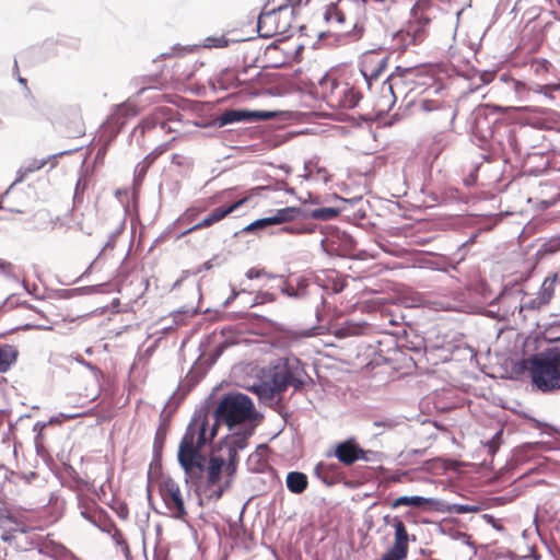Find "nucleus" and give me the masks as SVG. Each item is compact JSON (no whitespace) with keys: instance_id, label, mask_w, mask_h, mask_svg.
Returning <instances> with one entry per match:
<instances>
[{"instance_id":"obj_52","label":"nucleus","mask_w":560,"mask_h":560,"mask_svg":"<svg viewBox=\"0 0 560 560\" xmlns=\"http://www.w3.org/2000/svg\"><path fill=\"white\" fill-rule=\"evenodd\" d=\"M489 447L491 452H495V450L498 448V444L494 441V439L489 443Z\"/></svg>"},{"instance_id":"obj_35","label":"nucleus","mask_w":560,"mask_h":560,"mask_svg":"<svg viewBox=\"0 0 560 560\" xmlns=\"http://www.w3.org/2000/svg\"><path fill=\"white\" fill-rule=\"evenodd\" d=\"M555 282H556L555 278L546 279L542 282V285H541L539 292L537 293V298L539 299L541 304L547 305L551 301V299L555 294Z\"/></svg>"},{"instance_id":"obj_11","label":"nucleus","mask_w":560,"mask_h":560,"mask_svg":"<svg viewBox=\"0 0 560 560\" xmlns=\"http://www.w3.org/2000/svg\"><path fill=\"white\" fill-rule=\"evenodd\" d=\"M385 521L395 529L394 542L380 560H405L409 548V535L406 525L397 516L393 517L390 521H388V516H386Z\"/></svg>"},{"instance_id":"obj_33","label":"nucleus","mask_w":560,"mask_h":560,"mask_svg":"<svg viewBox=\"0 0 560 560\" xmlns=\"http://www.w3.org/2000/svg\"><path fill=\"white\" fill-rule=\"evenodd\" d=\"M302 172L306 173V178L313 182H323L327 183L329 180V174L325 168L316 167L313 165H305L302 166Z\"/></svg>"},{"instance_id":"obj_14","label":"nucleus","mask_w":560,"mask_h":560,"mask_svg":"<svg viewBox=\"0 0 560 560\" xmlns=\"http://www.w3.org/2000/svg\"><path fill=\"white\" fill-rule=\"evenodd\" d=\"M332 454L345 466H351L360 459L369 460L368 451L363 450L354 438L338 443Z\"/></svg>"},{"instance_id":"obj_47","label":"nucleus","mask_w":560,"mask_h":560,"mask_svg":"<svg viewBox=\"0 0 560 560\" xmlns=\"http://www.w3.org/2000/svg\"><path fill=\"white\" fill-rule=\"evenodd\" d=\"M165 438H166V430L162 429V428H159V430L155 433V438H154V447L155 448L156 447H162Z\"/></svg>"},{"instance_id":"obj_51","label":"nucleus","mask_w":560,"mask_h":560,"mask_svg":"<svg viewBox=\"0 0 560 560\" xmlns=\"http://www.w3.org/2000/svg\"><path fill=\"white\" fill-rule=\"evenodd\" d=\"M246 276L248 279L258 278L260 276V270L252 268L246 272Z\"/></svg>"},{"instance_id":"obj_53","label":"nucleus","mask_w":560,"mask_h":560,"mask_svg":"<svg viewBox=\"0 0 560 560\" xmlns=\"http://www.w3.org/2000/svg\"><path fill=\"white\" fill-rule=\"evenodd\" d=\"M494 108H495L498 112H500V113H505V112H506V108H503V107L495 106Z\"/></svg>"},{"instance_id":"obj_43","label":"nucleus","mask_w":560,"mask_h":560,"mask_svg":"<svg viewBox=\"0 0 560 560\" xmlns=\"http://www.w3.org/2000/svg\"><path fill=\"white\" fill-rule=\"evenodd\" d=\"M46 164V160H33L26 166L23 167L20 172H23V175L28 173H33L43 168Z\"/></svg>"},{"instance_id":"obj_50","label":"nucleus","mask_w":560,"mask_h":560,"mask_svg":"<svg viewBox=\"0 0 560 560\" xmlns=\"http://www.w3.org/2000/svg\"><path fill=\"white\" fill-rule=\"evenodd\" d=\"M151 165L150 164H147L144 161H142L141 163H139L137 165V168H136V172H137V176L139 178H143L148 172V168L150 167Z\"/></svg>"},{"instance_id":"obj_55","label":"nucleus","mask_w":560,"mask_h":560,"mask_svg":"<svg viewBox=\"0 0 560 560\" xmlns=\"http://www.w3.org/2000/svg\"><path fill=\"white\" fill-rule=\"evenodd\" d=\"M242 79H249L248 73L242 74ZM254 77H250V82L253 81Z\"/></svg>"},{"instance_id":"obj_30","label":"nucleus","mask_w":560,"mask_h":560,"mask_svg":"<svg viewBox=\"0 0 560 560\" xmlns=\"http://www.w3.org/2000/svg\"><path fill=\"white\" fill-rule=\"evenodd\" d=\"M315 472L325 482L331 485L339 474V467L336 464L320 462L316 465Z\"/></svg>"},{"instance_id":"obj_26","label":"nucleus","mask_w":560,"mask_h":560,"mask_svg":"<svg viewBox=\"0 0 560 560\" xmlns=\"http://www.w3.org/2000/svg\"><path fill=\"white\" fill-rule=\"evenodd\" d=\"M19 350L13 345L0 343V373H4L16 362Z\"/></svg>"},{"instance_id":"obj_2","label":"nucleus","mask_w":560,"mask_h":560,"mask_svg":"<svg viewBox=\"0 0 560 560\" xmlns=\"http://www.w3.org/2000/svg\"><path fill=\"white\" fill-rule=\"evenodd\" d=\"M335 109L353 108L361 95L348 83L339 82L332 75L323 77L317 85L301 69L282 75V121H305L314 112L316 96Z\"/></svg>"},{"instance_id":"obj_45","label":"nucleus","mask_w":560,"mask_h":560,"mask_svg":"<svg viewBox=\"0 0 560 560\" xmlns=\"http://www.w3.org/2000/svg\"><path fill=\"white\" fill-rule=\"evenodd\" d=\"M0 272L5 276H13L15 272V267L10 261L0 259Z\"/></svg>"},{"instance_id":"obj_4","label":"nucleus","mask_w":560,"mask_h":560,"mask_svg":"<svg viewBox=\"0 0 560 560\" xmlns=\"http://www.w3.org/2000/svg\"><path fill=\"white\" fill-rule=\"evenodd\" d=\"M255 407L252 399L242 393L225 395L218 405L213 421H210V428H215V435L220 424H225L230 431L240 427L241 432L225 439L224 442H230L232 439L243 435L250 430L253 433L255 419Z\"/></svg>"},{"instance_id":"obj_44","label":"nucleus","mask_w":560,"mask_h":560,"mask_svg":"<svg viewBox=\"0 0 560 560\" xmlns=\"http://www.w3.org/2000/svg\"><path fill=\"white\" fill-rule=\"evenodd\" d=\"M45 427H46V423H40V422H37L34 425V431H37V434L35 436V444H36L37 448L43 446V441H44L43 432H44Z\"/></svg>"},{"instance_id":"obj_31","label":"nucleus","mask_w":560,"mask_h":560,"mask_svg":"<svg viewBox=\"0 0 560 560\" xmlns=\"http://www.w3.org/2000/svg\"><path fill=\"white\" fill-rule=\"evenodd\" d=\"M550 2L551 0H517L516 7L536 18L544 7Z\"/></svg>"},{"instance_id":"obj_38","label":"nucleus","mask_w":560,"mask_h":560,"mask_svg":"<svg viewBox=\"0 0 560 560\" xmlns=\"http://www.w3.org/2000/svg\"><path fill=\"white\" fill-rule=\"evenodd\" d=\"M36 317L24 325L26 329H50V322L44 316L42 312L32 310Z\"/></svg>"},{"instance_id":"obj_41","label":"nucleus","mask_w":560,"mask_h":560,"mask_svg":"<svg viewBox=\"0 0 560 560\" xmlns=\"http://www.w3.org/2000/svg\"><path fill=\"white\" fill-rule=\"evenodd\" d=\"M430 307L434 311H453V303L446 299H435L429 302Z\"/></svg>"},{"instance_id":"obj_29","label":"nucleus","mask_w":560,"mask_h":560,"mask_svg":"<svg viewBox=\"0 0 560 560\" xmlns=\"http://www.w3.org/2000/svg\"><path fill=\"white\" fill-rule=\"evenodd\" d=\"M369 328L370 327L365 323L346 322L336 330V336H361L364 335L369 330Z\"/></svg>"},{"instance_id":"obj_9","label":"nucleus","mask_w":560,"mask_h":560,"mask_svg":"<svg viewBox=\"0 0 560 560\" xmlns=\"http://www.w3.org/2000/svg\"><path fill=\"white\" fill-rule=\"evenodd\" d=\"M303 165L298 166V172H294L292 166L282 164V191L284 192L285 200L282 199V203H289L293 200H298L299 203H306L311 197V192L304 188L303 184L306 178V173L302 171Z\"/></svg>"},{"instance_id":"obj_22","label":"nucleus","mask_w":560,"mask_h":560,"mask_svg":"<svg viewBox=\"0 0 560 560\" xmlns=\"http://www.w3.org/2000/svg\"><path fill=\"white\" fill-rule=\"evenodd\" d=\"M4 542L20 551L30 550L36 544L34 534L26 530L23 523L11 533L10 539Z\"/></svg>"},{"instance_id":"obj_25","label":"nucleus","mask_w":560,"mask_h":560,"mask_svg":"<svg viewBox=\"0 0 560 560\" xmlns=\"http://www.w3.org/2000/svg\"><path fill=\"white\" fill-rule=\"evenodd\" d=\"M22 524L18 515L7 508H0V536L3 541L10 539L11 533Z\"/></svg>"},{"instance_id":"obj_8","label":"nucleus","mask_w":560,"mask_h":560,"mask_svg":"<svg viewBox=\"0 0 560 560\" xmlns=\"http://www.w3.org/2000/svg\"><path fill=\"white\" fill-rule=\"evenodd\" d=\"M533 385L542 393L560 389V352L534 355L527 360Z\"/></svg>"},{"instance_id":"obj_37","label":"nucleus","mask_w":560,"mask_h":560,"mask_svg":"<svg viewBox=\"0 0 560 560\" xmlns=\"http://www.w3.org/2000/svg\"><path fill=\"white\" fill-rule=\"evenodd\" d=\"M551 68V63L542 58H535L529 63V70L533 74H535L538 78L545 77L547 73H549Z\"/></svg>"},{"instance_id":"obj_42","label":"nucleus","mask_w":560,"mask_h":560,"mask_svg":"<svg viewBox=\"0 0 560 560\" xmlns=\"http://www.w3.org/2000/svg\"><path fill=\"white\" fill-rule=\"evenodd\" d=\"M170 149V145L168 143H163V144H160L158 145L152 152H150L144 159L143 161L147 163V164H150L152 165L154 163V161L160 156L162 155L164 152H166L167 150Z\"/></svg>"},{"instance_id":"obj_5","label":"nucleus","mask_w":560,"mask_h":560,"mask_svg":"<svg viewBox=\"0 0 560 560\" xmlns=\"http://www.w3.org/2000/svg\"><path fill=\"white\" fill-rule=\"evenodd\" d=\"M432 81L423 68H400L387 78L382 84V94L375 103L377 114H385L392 109L396 102V93L406 94L407 85L424 86Z\"/></svg>"},{"instance_id":"obj_3","label":"nucleus","mask_w":560,"mask_h":560,"mask_svg":"<svg viewBox=\"0 0 560 560\" xmlns=\"http://www.w3.org/2000/svg\"><path fill=\"white\" fill-rule=\"evenodd\" d=\"M440 0H416L405 26L392 35L389 48L404 52L411 46L422 44L429 35V27L436 19Z\"/></svg>"},{"instance_id":"obj_54","label":"nucleus","mask_w":560,"mask_h":560,"mask_svg":"<svg viewBox=\"0 0 560 560\" xmlns=\"http://www.w3.org/2000/svg\"><path fill=\"white\" fill-rule=\"evenodd\" d=\"M459 511L460 512H468V511H470V509L468 506H460Z\"/></svg>"},{"instance_id":"obj_15","label":"nucleus","mask_w":560,"mask_h":560,"mask_svg":"<svg viewBox=\"0 0 560 560\" xmlns=\"http://www.w3.org/2000/svg\"><path fill=\"white\" fill-rule=\"evenodd\" d=\"M305 371L296 358H282V393L289 387L300 388L304 384Z\"/></svg>"},{"instance_id":"obj_56","label":"nucleus","mask_w":560,"mask_h":560,"mask_svg":"<svg viewBox=\"0 0 560 560\" xmlns=\"http://www.w3.org/2000/svg\"><path fill=\"white\" fill-rule=\"evenodd\" d=\"M559 4H560V0H558Z\"/></svg>"},{"instance_id":"obj_16","label":"nucleus","mask_w":560,"mask_h":560,"mask_svg":"<svg viewBox=\"0 0 560 560\" xmlns=\"http://www.w3.org/2000/svg\"><path fill=\"white\" fill-rule=\"evenodd\" d=\"M277 115L273 112L265 110H245V109H229L221 115V124L228 125L236 121H254L260 119H269Z\"/></svg>"},{"instance_id":"obj_24","label":"nucleus","mask_w":560,"mask_h":560,"mask_svg":"<svg viewBox=\"0 0 560 560\" xmlns=\"http://www.w3.org/2000/svg\"><path fill=\"white\" fill-rule=\"evenodd\" d=\"M257 32L260 37L269 38L278 33V19L276 10L264 12L258 18Z\"/></svg>"},{"instance_id":"obj_12","label":"nucleus","mask_w":560,"mask_h":560,"mask_svg":"<svg viewBox=\"0 0 560 560\" xmlns=\"http://www.w3.org/2000/svg\"><path fill=\"white\" fill-rule=\"evenodd\" d=\"M388 56L382 51L370 50L364 52L360 59V72L368 84L376 80L387 68Z\"/></svg>"},{"instance_id":"obj_7","label":"nucleus","mask_w":560,"mask_h":560,"mask_svg":"<svg viewBox=\"0 0 560 560\" xmlns=\"http://www.w3.org/2000/svg\"><path fill=\"white\" fill-rule=\"evenodd\" d=\"M340 213L339 209L327 207L308 209L306 203L290 205L282 208V232L305 234L313 231L311 219L328 221Z\"/></svg>"},{"instance_id":"obj_13","label":"nucleus","mask_w":560,"mask_h":560,"mask_svg":"<svg viewBox=\"0 0 560 560\" xmlns=\"http://www.w3.org/2000/svg\"><path fill=\"white\" fill-rule=\"evenodd\" d=\"M249 200V196L242 197L228 206H222L213 209L206 218L194 226L186 230L183 235L189 234L194 231L202 230L212 226L213 224L222 221L229 214L243 207Z\"/></svg>"},{"instance_id":"obj_48","label":"nucleus","mask_w":560,"mask_h":560,"mask_svg":"<svg viewBox=\"0 0 560 560\" xmlns=\"http://www.w3.org/2000/svg\"><path fill=\"white\" fill-rule=\"evenodd\" d=\"M542 306H545V305L540 303L537 295L523 304V307L528 308V310H539Z\"/></svg>"},{"instance_id":"obj_6","label":"nucleus","mask_w":560,"mask_h":560,"mask_svg":"<svg viewBox=\"0 0 560 560\" xmlns=\"http://www.w3.org/2000/svg\"><path fill=\"white\" fill-rule=\"evenodd\" d=\"M325 20L329 28L320 37L327 45L342 46L358 42L364 33L357 21L347 16L339 3H331L325 12Z\"/></svg>"},{"instance_id":"obj_28","label":"nucleus","mask_w":560,"mask_h":560,"mask_svg":"<svg viewBox=\"0 0 560 560\" xmlns=\"http://www.w3.org/2000/svg\"><path fill=\"white\" fill-rule=\"evenodd\" d=\"M433 504H434L433 499L423 498V497H419V495H413V497L402 495V497H398L397 499H395L393 501L392 508H394V509L399 508V506L427 508V506H432Z\"/></svg>"},{"instance_id":"obj_20","label":"nucleus","mask_w":560,"mask_h":560,"mask_svg":"<svg viewBox=\"0 0 560 560\" xmlns=\"http://www.w3.org/2000/svg\"><path fill=\"white\" fill-rule=\"evenodd\" d=\"M501 80L504 81L518 97H524L528 94L529 91H534L535 93H542L545 95H551L552 92L560 90V85L552 84H536L535 86L529 88L524 82L509 78L506 75H502Z\"/></svg>"},{"instance_id":"obj_17","label":"nucleus","mask_w":560,"mask_h":560,"mask_svg":"<svg viewBox=\"0 0 560 560\" xmlns=\"http://www.w3.org/2000/svg\"><path fill=\"white\" fill-rule=\"evenodd\" d=\"M80 514L90 523L97 527H103L107 522L106 512L96 503L95 500L82 498L79 501Z\"/></svg>"},{"instance_id":"obj_36","label":"nucleus","mask_w":560,"mask_h":560,"mask_svg":"<svg viewBox=\"0 0 560 560\" xmlns=\"http://www.w3.org/2000/svg\"><path fill=\"white\" fill-rule=\"evenodd\" d=\"M280 223V210L271 218H265L254 221L243 229L244 232H253L255 230L265 229L269 225L279 224Z\"/></svg>"},{"instance_id":"obj_49","label":"nucleus","mask_w":560,"mask_h":560,"mask_svg":"<svg viewBox=\"0 0 560 560\" xmlns=\"http://www.w3.org/2000/svg\"><path fill=\"white\" fill-rule=\"evenodd\" d=\"M347 287L345 279H336L332 281L331 290L334 293H340Z\"/></svg>"},{"instance_id":"obj_21","label":"nucleus","mask_w":560,"mask_h":560,"mask_svg":"<svg viewBox=\"0 0 560 560\" xmlns=\"http://www.w3.org/2000/svg\"><path fill=\"white\" fill-rule=\"evenodd\" d=\"M419 108L424 113H436L438 120H448L454 118L451 105L441 98H423L419 102Z\"/></svg>"},{"instance_id":"obj_46","label":"nucleus","mask_w":560,"mask_h":560,"mask_svg":"<svg viewBox=\"0 0 560 560\" xmlns=\"http://www.w3.org/2000/svg\"><path fill=\"white\" fill-rule=\"evenodd\" d=\"M158 124V119L154 115L152 116H149L147 118H144L141 124H140V127H142L143 130H150V129H153Z\"/></svg>"},{"instance_id":"obj_19","label":"nucleus","mask_w":560,"mask_h":560,"mask_svg":"<svg viewBox=\"0 0 560 560\" xmlns=\"http://www.w3.org/2000/svg\"><path fill=\"white\" fill-rule=\"evenodd\" d=\"M252 389L265 404H269L272 400H276V404H278L280 401L279 374L275 372L270 382H260L259 384H255Z\"/></svg>"},{"instance_id":"obj_34","label":"nucleus","mask_w":560,"mask_h":560,"mask_svg":"<svg viewBox=\"0 0 560 560\" xmlns=\"http://www.w3.org/2000/svg\"><path fill=\"white\" fill-rule=\"evenodd\" d=\"M139 113H140L139 106L130 100L118 105L117 109H116V116L118 118H122V119H128V118L135 117Z\"/></svg>"},{"instance_id":"obj_10","label":"nucleus","mask_w":560,"mask_h":560,"mask_svg":"<svg viewBox=\"0 0 560 560\" xmlns=\"http://www.w3.org/2000/svg\"><path fill=\"white\" fill-rule=\"evenodd\" d=\"M161 498L173 518L184 521L188 513L179 485L172 478L160 483Z\"/></svg>"},{"instance_id":"obj_39","label":"nucleus","mask_w":560,"mask_h":560,"mask_svg":"<svg viewBox=\"0 0 560 560\" xmlns=\"http://www.w3.org/2000/svg\"><path fill=\"white\" fill-rule=\"evenodd\" d=\"M112 538L115 541V544L120 548V550L124 553L125 558L127 560H130L131 552H130L129 545H128L124 534L118 528H114V533L112 534Z\"/></svg>"},{"instance_id":"obj_27","label":"nucleus","mask_w":560,"mask_h":560,"mask_svg":"<svg viewBox=\"0 0 560 560\" xmlns=\"http://www.w3.org/2000/svg\"><path fill=\"white\" fill-rule=\"evenodd\" d=\"M285 482L288 489L295 494L304 492L308 486L307 476L300 471L289 472Z\"/></svg>"},{"instance_id":"obj_23","label":"nucleus","mask_w":560,"mask_h":560,"mask_svg":"<svg viewBox=\"0 0 560 560\" xmlns=\"http://www.w3.org/2000/svg\"><path fill=\"white\" fill-rule=\"evenodd\" d=\"M308 279L302 275L292 273L288 276L282 293L293 298H302L306 294Z\"/></svg>"},{"instance_id":"obj_40","label":"nucleus","mask_w":560,"mask_h":560,"mask_svg":"<svg viewBox=\"0 0 560 560\" xmlns=\"http://www.w3.org/2000/svg\"><path fill=\"white\" fill-rule=\"evenodd\" d=\"M207 48H223L229 45V39L225 36H209L205 38L203 43Z\"/></svg>"},{"instance_id":"obj_1","label":"nucleus","mask_w":560,"mask_h":560,"mask_svg":"<svg viewBox=\"0 0 560 560\" xmlns=\"http://www.w3.org/2000/svg\"><path fill=\"white\" fill-rule=\"evenodd\" d=\"M250 430L243 435L224 442L228 458L211 454L209 457L203 450L215 438V428H210V415L207 410L195 412L177 451V460L184 470L186 481L205 483V492L209 499L219 500L230 488L231 478L236 470L237 452L247 445Z\"/></svg>"},{"instance_id":"obj_32","label":"nucleus","mask_w":560,"mask_h":560,"mask_svg":"<svg viewBox=\"0 0 560 560\" xmlns=\"http://www.w3.org/2000/svg\"><path fill=\"white\" fill-rule=\"evenodd\" d=\"M232 191V189H228V190H224V191H221L219 194H215L214 196H211L207 199V203L202 207H190L189 209L186 210L184 217L187 219V220H192L195 219L199 213L201 212H205L209 206H213L214 203L218 202V200L224 196L225 194Z\"/></svg>"},{"instance_id":"obj_18","label":"nucleus","mask_w":560,"mask_h":560,"mask_svg":"<svg viewBox=\"0 0 560 560\" xmlns=\"http://www.w3.org/2000/svg\"><path fill=\"white\" fill-rule=\"evenodd\" d=\"M250 70H255L252 67L243 68L241 71L225 69L218 77V84L223 90L238 89L245 86L249 88L250 79H242V74L249 73Z\"/></svg>"}]
</instances>
